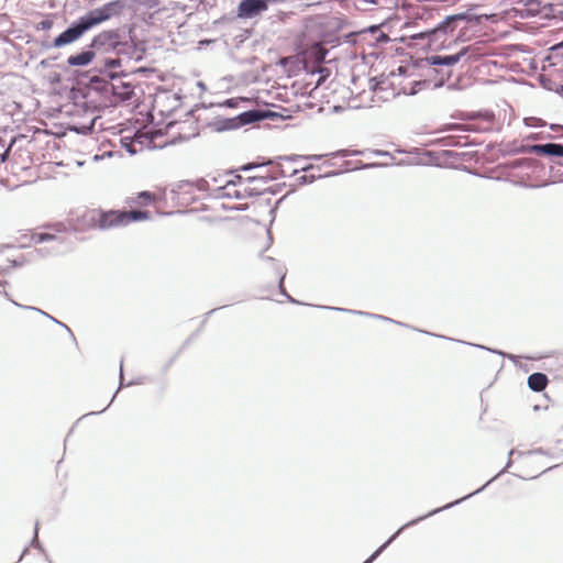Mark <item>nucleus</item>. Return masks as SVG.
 Segmentation results:
<instances>
[{
    "instance_id": "1",
    "label": "nucleus",
    "mask_w": 563,
    "mask_h": 563,
    "mask_svg": "<svg viewBox=\"0 0 563 563\" xmlns=\"http://www.w3.org/2000/svg\"><path fill=\"white\" fill-rule=\"evenodd\" d=\"M128 5V0H112L98 8L88 10L85 14L70 22L68 26L60 32L51 42H43L44 49L62 48L74 44L85 36L93 27L119 18Z\"/></svg>"
},
{
    "instance_id": "2",
    "label": "nucleus",
    "mask_w": 563,
    "mask_h": 563,
    "mask_svg": "<svg viewBox=\"0 0 563 563\" xmlns=\"http://www.w3.org/2000/svg\"><path fill=\"white\" fill-rule=\"evenodd\" d=\"M129 76L130 73L123 69V59L121 58H102L88 70L74 71V78L78 85L96 92L103 100L107 98L109 84L112 80L123 79Z\"/></svg>"
},
{
    "instance_id": "3",
    "label": "nucleus",
    "mask_w": 563,
    "mask_h": 563,
    "mask_svg": "<svg viewBox=\"0 0 563 563\" xmlns=\"http://www.w3.org/2000/svg\"><path fill=\"white\" fill-rule=\"evenodd\" d=\"M122 29H108L96 34L91 40V48L96 52L97 63L102 58H113L110 54L118 56L122 46Z\"/></svg>"
},
{
    "instance_id": "4",
    "label": "nucleus",
    "mask_w": 563,
    "mask_h": 563,
    "mask_svg": "<svg viewBox=\"0 0 563 563\" xmlns=\"http://www.w3.org/2000/svg\"><path fill=\"white\" fill-rule=\"evenodd\" d=\"M465 10L453 13L456 22L461 26L456 36L457 42H466L468 40V31L476 30L484 25L486 21L493 20L492 14L478 13L477 10L482 7L477 3H468Z\"/></svg>"
},
{
    "instance_id": "5",
    "label": "nucleus",
    "mask_w": 563,
    "mask_h": 563,
    "mask_svg": "<svg viewBox=\"0 0 563 563\" xmlns=\"http://www.w3.org/2000/svg\"><path fill=\"white\" fill-rule=\"evenodd\" d=\"M85 217L95 228L106 231L118 227H125L123 210L93 209L86 212Z\"/></svg>"
},
{
    "instance_id": "6",
    "label": "nucleus",
    "mask_w": 563,
    "mask_h": 563,
    "mask_svg": "<svg viewBox=\"0 0 563 563\" xmlns=\"http://www.w3.org/2000/svg\"><path fill=\"white\" fill-rule=\"evenodd\" d=\"M444 34L438 23V21L433 24L427 25L424 30H421L417 33L410 34L408 36H401V42H407L408 44L418 45V41H424L426 44L422 45V47H432L433 45L437 48H444Z\"/></svg>"
},
{
    "instance_id": "7",
    "label": "nucleus",
    "mask_w": 563,
    "mask_h": 563,
    "mask_svg": "<svg viewBox=\"0 0 563 563\" xmlns=\"http://www.w3.org/2000/svg\"><path fill=\"white\" fill-rule=\"evenodd\" d=\"M129 38L122 34V46L119 48L118 56H113V58H121L125 56L130 60H134L136 63L142 62L145 58L146 46L143 41H140L135 33L134 26L129 25Z\"/></svg>"
},
{
    "instance_id": "8",
    "label": "nucleus",
    "mask_w": 563,
    "mask_h": 563,
    "mask_svg": "<svg viewBox=\"0 0 563 563\" xmlns=\"http://www.w3.org/2000/svg\"><path fill=\"white\" fill-rule=\"evenodd\" d=\"M472 51L471 46H463L456 53L450 55H431L426 58H420L415 64L416 67L423 68L424 66H435V67H445L446 69H451L461 59L468 55Z\"/></svg>"
},
{
    "instance_id": "9",
    "label": "nucleus",
    "mask_w": 563,
    "mask_h": 563,
    "mask_svg": "<svg viewBox=\"0 0 563 563\" xmlns=\"http://www.w3.org/2000/svg\"><path fill=\"white\" fill-rule=\"evenodd\" d=\"M135 96L134 86L131 82L123 81L122 79L112 80L109 84L106 101L111 103H125L132 100Z\"/></svg>"
},
{
    "instance_id": "10",
    "label": "nucleus",
    "mask_w": 563,
    "mask_h": 563,
    "mask_svg": "<svg viewBox=\"0 0 563 563\" xmlns=\"http://www.w3.org/2000/svg\"><path fill=\"white\" fill-rule=\"evenodd\" d=\"M514 454L522 455L523 453H522V452H519V451H518V450H516V449H511V450L508 452V460H507V463H506L505 467H504L501 471H499L495 476H493L489 481H487L483 486H481V487H479V488H477L476 490H474V492H472V493H470V494L465 495V496H464V497H462V498L455 499V500H453V501H451V503H449V504H446V505H444V506H442V507H438V508H434V509L430 510V515H433V516H434V515H437V514H439V512H441V511H444V510L451 509V508H453V507H455V506L460 505V504H461V503H463L464 500H466V499H468V498H471V497H473V496H475V495H477V494L482 493L484 489H486V487H487L488 485H490V484H492L493 482H495L498 477H500L504 473H506V472H507V470L512 465L511 456H512Z\"/></svg>"
},
{
    "instance_id": "11",
    "label": "nucleus",
    "mask_w": 563,
    "mask_h": 563,
    "mask_svg": "<svg viewBox=\"0 0 563 563\" xmlns=\"http://www.w3.org/2000/svg\"><path fill=\"white\" fill-rule=\"evenodd\" d=\"M430 511L426 515L413 518L398 528L384 543H382L363 563H373L406 529L413 527L429 517H432Z\"/></svg>"
},
{
    "instance_id": "12",
    "label": "nucleus",
    "mask_w": 563,
    "mask_h": 563,
    "mask_svg": "<svg viewBox=\"0 0 563 563\" xmlns=\"http://www.w3.org/2000/svg\"><path fill=\"white\" fill-rule=\"evenodd\" d=\"M285 186L286 183L276 184L267 188H262L261 186L246 187L243 191L235 189L233 192L223 194L222 196L223 198L241 200L245 198L260 197L264 194L277 195Z\"/></svg>"
},
{
    "instance_id": "13",
    "label": "nucleus",
    "mask_w": 563,
    "mask_h": 563,
    "mask_svg": "<svg viewBox=\"0 0 563 563\" xmlns=\"http://www.w3.org/2000/svg\"><path fill=\"white\" fill-rule=\"evenodd\" d=\"M238 16L243 20L254 19L267 11L265 0H240L238 7Z\"/></svg>"
},
{
    "instance_id": "14",
    "label": "nucleus",
    "mask_w": 563,
    "mask_h": 563,
    "mask_svg": "<svg viewBox=\"0 0 563 563\" xmlns=\"http://www.w3.org/2000/svg\"><path fill=\"white\" fill-rule=\"evenodd\" d=\"M443 9L439 5H419L412 11V15L415 18V24H418V21L423 22L426 25L433 24L441 18V12Z\"/></svg>"
},
{
    "instance_id": "15",
    "label": "nucleus",
    "mask_w": 563,
    "mask_h": 563,
    "mask_svg": "<svg viewBox=\"0 0 563 563\" xmlns=\"http://www.w3.org/2000/svg\"><path fill=\"white\" fill-rule=\"evenodd\" d=\"M98 58L96 56V52L91 48V44L89 43L85 47H82L79 52L71 54L67 57V66L68 67H87L91 65L93 62L97 63Z\"/></svg>"
},
{
    "instance_id": "16",
    "label": "nucleus",
    "mask_w": 563,
    "mask_h": 563,
    "mask_svg": "<svg viewBox=\"0 0 563 563\" xmlns=\"http://www.w3.org/2000/svg\"><path fill=\"white\" fill-rule=\"evenodd\" d=\"M526 151H530L536 155H541L549 158L563 157V143L549 142L542 144H531L528 145Z\"/></svg>"
},
{
    "instance_id": "17",
    "label": "nucleus",
    "mask_w": 563,
    "mask_h": 563,
    "mask_svg": "<svg viewBox=\"0 0 563 563\" xmlns=\"http://www.w3.org/2000/svg\"><path fill=\"white\" fill-rule=\"evenodd\" d=\"M238 115L235 117H217L213 121L207 122L203 126L211 129L213 132L222 133L241 129Z\"/></svg>"
},
{
    "instance_id": "18",
    "label": "nucleus",
    "mask_w": 563,
    "mask_h": 563,
    "mask_svg": "<svg viewBox=\"0 0 563 563\" xmlns=\"http://www.w3.org/2000/svg\"><path fill=\"white\" fill-rule=\"evenodd\" d=\"M317 307L321 308V309H325V310H334V311H339V312H346V313L364 316V317H368V318H373V319L383 320L386 322H393V323L401 325V327L411 328L409 324H406L404 322L396 321L389 317H385V316L373 313V312H366V311L353 310V309L340 308V307H331V306H317Z\"/></svg>"
},
{
    "instance_id": "19",
    "label": "nucleus",
    "mask_w": 563,
    "mask_h": 563,
    "mask_svg": "<svg viewBox=\"0 0 563 563\" xmlns=\"http://www.w3.org/2000/svg\"><path fill=\"white\" fill-rule=\"evenodd\" d=\"M431 80L430 79H419L413 80L408 84V86H404L400 88V90L395 91L394 88H391V97L397 98L400 95L405 96H416L419 91L422 89H426L430 86ZM390 87H393V84H389Z\"/></svg>"
},
{
    "instance_id": "20",
    "label": "nucleus",
    "mask_w": 563,
    "mask_h": 563,
    "mask_svg": "<svg viewBox=\"0 0 563 563\" xmlns=\"http://www.w3.org/2000/svg\"><path fill=\"white\" fill-rule=\"evenodd\" d=\"M520 2L523 5L522 9L518 10V15L521 19L540 16L542 0H520Z\"/></svg>"
},
{
    "instance_id": "21",
    "label": "nucleus",
    "mask_w": 563,
    "mask_h": 563,
    "mask_svg": "<svg viewBox=\"0 0 563 563\" xmlns=\"http://www.w3.org/2000/svg\"><path fill=\"white\" fill-rule=\"evenodd\" d=\"M428 67V76H435L438 79L433 82L432 89L442 88L452 76V69H446L445 67H435V66H427Z\"/></svg>"
},
{
    "instance_id": "22",
    "label": "nucleus",
    "mask_w": 563,
    "mask_h": 563,
    "mask_svg": "<svg viewBox=\"0 0 563 563\" xmlns=\"http://www.w3.org/2000/svg\"><path fill=\"white\" fill-rule=\"evenodd\" d=\"M191 125H195V126H192V132L191 133H189V134L178 133V134L172 136L169 140H167L164 144L159 145L157 148L162 150V148H165L167 146H174V145L187 142V141L191 140V139L198 137L200 135V132H199V130L197 128V120L191 122L190 126Z\"/></svg>"
},
{
    "instance_id": "23",
    "label": "nucleus",
    "mask_w": 563,
    "mask_h": 563,
    "mask_svg": "<svg viewBox=\"0 0 563 563\" xmlns=\"http://www.w3.org/2000/svg\"><path fill=\"white\" fill-rule=\"evenodd\" d=\"M549 382L550 380L548 375L541 372H534L530 374L527 378V385L529 389H531L534 393L543 391L547 388Z\"/></svg>"
},
{
    "instance_id": "24",
    "label": "nucleus",
    "mask_w": 563,
    "mask_h": 563,
    "mask_svg": "<svg viewBox=\"0 0 563 563\" xmlns=\"http://www.w3.org/2000/svg\"><path fill=\"white\" fill-rule=\"evenodd\" d=\"M296 62H290L286 69L288 78L297 76L301 69H305V62L302 57L306 55V52L303 47L301 45H296Z\"/></svg>"
},
{
    "instance_id": "25",
    "label": "nucleus",
    "mask_w": 563,
    "mask_h": 563,
    "mask_svg": "<svg viewBox=\"0 0 563 563\" xmlns=\"http://www.w3.org/2000/svg\"><path fill=\"white\" fill-rule=\"evenodd\" d=\"M240 126L258 123L263 121L262 109L253 108L238 114Z\"/></svg>"
},
{
    "instance_id": "26",
    "label": "nucleus",
    "mask_w": 563,
    "mask_h": 563,
    "mask_svg": "<svg viewBox=\"0 0 563 563\" xmlns=\"http://www.w3.org/2000/svg\"><path fill=\"white\" fill-rule=\"evenodd\" d=\"M123 214L125 225L133 222L147 221L152 219L151 211L144 209H132L130 211L123 210Z\"/></svg>"
},
{
    "instance_id": "27",
    "label": "nucleus",
    "mask_w": 563,
    "mask_h": 563,
    "mask_svg": "<svg viewBox=\"0 0 563 563\" xmlns=\"http://www.w3.org/2000/svg\"><path fill=\"white\" fill-rule=\"evenodd\" d=\"M438 23L444 34V36L452 34L454 31L459 30L461 26L459 25V22H456V19L454 18V14H442L441 18L438 19Z\"/></svg>"
},
{
    "instance_id": "28",
    "label": "nucleus",
    "mask_w": 563,
    "mask_h": 563,
    "mask_svg": "<svg viewBox=\"0 0 563 563\" xmlns=\"http://www.w3.org/2000/svg\"><path fill=\"white\" fill-rule=\"evenodd\" d=\"M339 174H340L339 170H330V172H327L324 174H318V175H316V174L301 175V176L296 178V184L294 186L297 187V186L310 185V184L314 183L318 179L338 176Z\"/></svg>"
},
{
    "instance_id": "29",
    "label": "nucleus",
    "mask_w": 563,
    "mask_h": 563,
    "mask_svg": "<svg viewBox=\"0 0 563 563\" xmlns=\"http://www.w3.org/2000/svg\"><path fill=\"white\" fill-rule=\"evenodd\" d=\"M318 40L321 45H330L331 47L341 45L340 36L329 27L319 32Z\"/></svg>"
},
{
    "instance_id": "30",
    "label": "nucleus",
    "mask_w": 563,
    "mask_h": 563,
    "mask_svg": "<svg viewBox=\"0 0 563 563\" xmlns=\"http://www.w3.org/2000/svg\"><path fill=\"white\" fill-rule=\"evenodd\" d=\"M466 136H453L448 135L437 140V143L443 146H453V147H464L472 146L473 144L468 143Z\"/></svg>"
},
{
    "instance_id": "31",
    "label": "nucleus",
    "mask_w": 563,
    "mask_h": 563,
    "mask_svg": "<svg viewBox=\"0 0 563 563\" xmlns=\"http://www.w3.org/2000/svg\"><path fill=\"white\" fill-rule=\"evenodd\" d=\"M260 257L263 261H266L269 263L272 271L274 272L275 275L278 276V279L285 280L287 269L278 260H276L272 256H266L264 254H260Z\"/></svg>"
},
{
    "instance_id": "32",
    "label": "nucleus",
    "mask_w": 563,
    "mask_h": 563,
    "mask_svg": "<svg viewBox=\"0 0 563 563\" xmlns=\"http://www.w3.org/2000/svg\"><path fill=\"white\" fill-rule=\"evenodd\" d=\"M308 158L306 155H299V154H291V155H284V156H276L274 158H263V162L261 165H275L277 162L287 161L291 163H296L300 159Z\"/></svg>"
},
{
    "instance_id": "33",
    "label": "nucleus",
    "mask_w": 563,
    "mask_h": 563,
    "mask_svg": "<svg viewBox=\"0 0 563 563\" xmlns=\"http://www.w3.org/2000/svg\"><path fill=\"white\" fill-rule=\"evenodd\" d=\"M400 21V18L399 16H396V15H390L388 18H386L382 23L379 24H373V25H369L367 27H364L362 31H360V33H372V34H375L377 32H379V29L383 26H387V25H391L394 24L395 22H399Z\"/></svg>"
},
{
    "instance_id": "34",
    "label": "nucleus",
    "mask_w": 563,
    "mask_h": 563,
    "mask_svg": "<svg viewBox=\"0 0 563 563\" xmlns=\"http://www.w3.org/2000/svg\"><path fill=\"white\" fill-rule=\"evenodd\" d=\"M386 82V79L382 77H369L368 87L369 90L373 92V96H377L380 92H387V87H384Z\"/></svg>"
},
{
    "instance_id": "35",
    "label": "nucleus",
    "mask_w": 563,
    "mask_h": 563,
    "mask_svg": "<svg viewBox=\"0 0 563 563\" xmlns=\"http://www.w3.org/2000/svg\"><path fill=\"white\" fill-rule=\"evenodd\" d=\"M119 377H120L119 387L117 388L115 393H114V394H113V396L111 397V399H110L109 404H108L103 409H101L100 411H92V412H88V413L84 415L80 419H82V418H85V417H87V416H95V415H99V413L104 412V411L110 407V405L113 402V400H114V398H115L117 394L119 393V390H120L123 386H125V384H124V382H123V379H124V374H123V358H121V361H120V375H119Z\"/></svg>"
},
{
    "instance_id": "36",
    "label": "nucleus",
    "mask_w": 563,
    "mask_h": 563,
    "mask_svg": "<svg viewBox=\"0 0 563 563\" xmlns=\"http://www.w3.org/2000/svg\"><path fill=\"white\" fill-rule=\"evenodd\" d=\"M460 342L463 343V344H467V345L477 347V349L486 350V351L492 352V353H496V354H498V355H500L503 357L508 358L509 361H511L514 363H517V361H518V356L517 355L511 354V353H506V352H504L501 350L492 349V347H488V346H485V345H482V344L468 343V342H464V341H460Z\"/></svg>"
},
{
    "instance_id": "37",
    "label": "nucleus",
    "mask_w": 563,
    "mask_h": 563,
    "mask_svg": "<svg viewBox=\"0 0 563 563\" xmlns=\"http://www.w3.org/2000/svg\"><path fill=\"white\" fill-rule=\"evenodd\" d=\"M349 22L344 15L341 16H332L327 22V27L335 32L336 34L347 26Z\"/></svg>"
},
{
    "instance_id": "38",
    "label": "nucleus",
    "mask_w": 563,
    "mask_h": 563,
    "mask_svg": "<svg viewBox=\"0 0 563 563\" xmlns=\"http://www.w3.org/2000/svg\"><path fill=\"white\" fill-rule=\"evenodd\" d=\"M529 144L517 146L515 142L507 143L504 148L500 150L503 156L516 155L518 153H531L526 151Z\"/></svg>"
},
{
    "instance_id": "39",
    "label": "nucleus",
    "mask_w": 563,
    "mask_h": 563,
    "mask_svg": "<svg viewBox=\"0 0 563 563\" xmlns=\"http://www.w3.org/2000/svg\"><path fill=\"white\" fill-rule=\"evenodd\" d=\"M93 130H95V120H91L89 124L75 123L70 126V131H73L79 135H89V134L93 133Z\"/></svg>"
},
{
    "instance_id": "40",
    "label": "nucleus",
    "mask_w": 563,
    "mask_h": 563,
    "mask_svg": "<svg viewBox=\"0 0 563 563\" xmlns=\"http://www.w3.org/2000/svg\"><path fill=\"white\" fill-rule=\"evenodd\" d=\"M12 303L18 307V308H21V309H25V310H32V311H35L44 317H46L47 319H49L51 321H53L55 324L59 325L63 323L62 321L57 320L56 318H54L53 316H51L49 313L43 311L42 309L37 308V307H33V306H25V305H22V303H19L16 301H12Z\"/></svg>"
},
{
    "instance_id": "41",
    "label": "nucleus",
    "mask_w": 563,
    "mask_h": 563,
    "mask_svg": "<svg viewBox=\"0 0 563 563\" xmlns=\"http://www.w3.org/2000/svg\"><path fill=\"white\" fill-rule=\"evenodd\" d=\"M244 102H249V98L246 97H232V98H228L225 99L223 102L221 103H218L219 107H224V108H228V109H236L240 107V104Z\"/></svg>"
},
{
    "instance_id": "42",
    "label": "nucleus",
    "mask_w": 563,
    "mask_h": 563,
    "mask_svg": "<svg viewBox=\"0 0 563 563\" xmlns=\"http://www.w3.org/2000/svg\"><path fill=\"white\" fill-rule=\"evenodd\" d=\"M55 240H57V236L55 234L46 233V232H36L31 235V241L34 244H41L44 242H51V241H55Z\"/></svg>"
},
{
    "instance_id": "43",
    "label": "nucleus",
    "mask_w": 563,
    "mask_h": 563,
    "mask_svg": "<svg viewBox=\"0 0 563 563\" xmlns=\"http://www.w3.org/2000/svg\"><path fill=\"white\" fill-rule=\"evenodd\" d=\"M277 177L273 174H267L265 176H251L247 178H244V181L249 184H257V185H266L269 181L276 180Z\"/></svg>"
},
{
    "instance_id": "44",
    "label": "nucleus",
    "mask_w": 563,
    "mask_h": 563,
    "mask_svg": "<svg viewBox=\"0 0 563 563\" xmlns=\"http://www.w3.org/2000/svg\"><path fill=\"white\" fill-rule=\"evenodd\" d=\"M120 143H121V146L130 154V155H135L139 150L136 147V143L140 144L139 141H134L133 139L131 137H121L120 140Z\"/></svg>"
},
{
    "instance_id": "45",
    "label": "nucleus",
    "mask_w": 563,
    "mask_h": 563,
    "mask_svg": "<svg viewBox=\"0 0 563 563\" xmlns=\"http://www.w3.org/2000/svg\"><path fill=\"white\" fill-rule=\"evenodd\" d=\"M451 131L466 132V131H468V129L464 124L456 123V122L445 123L439 128V132H451Z\"/></svg>"
},
{
    "instance_id": "46",
    "label": "nucleus",
    "mask_w": 563,
    "mask_h": 563,
    "mask_svg": "<svg viewBox=\"0 0 563 563\" xmlns=\"http://www.w3.org/2000/svg\"><path fill=\"white\" fill-rule=\"evenodd\" d=\"M58 251L53 250L51 247H40L29 253L27 256H30L31 258H34L35 256L45 257L49 255H56Z\"/></svg>"
},
{
    "instance_id": "47",
    "label": "nucleus",
    "mask_w": 563,
    "mask_h": 563,
    "mask_svg": "<svg viewBox=\"0 0 563 563\" xmlns=\"http://www.w3.org/2000/svg\"><path fill=\"white\" fill-rule=\"evenodd\" d=\"M29 547L37 549L45 556V560L48 563H53L51 561V559H49L48 553L46 552V550L44 549L42 542L40 541L38 537H36V533H33V538L31 539Z\"/></svg>"
},
{
    "instance_id": "48",
    "label": "nucleus",
    "mask_w": 563,
    "mask_h": 563,
    "mask_svg": "<svg viewBox=\"0 0 563 563\" xmlns=\"http://www.w3.org/2000/svg\"><path fill=\"white\" fill-rule=\"evenodd\" d=\"M238 19H240L238 16V10L235 12H230V13H227V14H223L222 16H220L218 20H216L213 22V24L216 25H221V24H232L234 23Z\"/></svg>"
},
{
    "instance_id": "49",
    "label": "nucleus",
    "mask_w": 563,
    "mask_h": 563,
    "mask_svg": "<svg viewBox=\"0 0 563 563\" xmlns=\"http://www.w3.org/2000/svg\"><path fill=\"white\" fill-rule=\"evenodd\" d=\"M296 191V186H291V189H289V191L284 195L283 197H280L276 202H275V206L269 210V214L272 216V220L269 222V225L273 224L274 220H275V217H276V211L279 207V205L291 194H294Z\"/></svg>"
},
{
    "instance_id": "50",
    "label": "nucleus",
    "mask_w": 563,
    "mask_h": 563,
    "mask_svg": "<svg viewBox=\"0 0 563 563\" xmlns=\"http://www.w3.org/2000/svg\"><path fill=\"white\" fill-rule=\"evenodd\" d=\"M541 9L542 12H540V18L550 19L554 15V4L552 2H544L542 0Z\"/></svg>"
},
{
    "instance_id": "51",
    "label": "nucleus",
    "mask_w": 563,
    "mask_h": 563,
    "mask_svg": "<svg viewBox=\"0 0 563 563\" xmlns=\"http://www.w3.org/2000/svg\"><path fill=\"white\" fill-rule=\"evenodd\" d=\"M278 291L282 296H284L288 302L290 303H294V305H305L303 302L295 299L294 297H291L288 291L286 290L285 286H284V280L282 279H278Z\"/></svg>"
},
{
    "instance_id": "52",
    "label": "nucleus",
    "mask_w": 563,
    "mask_h": 563,
    "mask_svg": "<svg viewBox=\"0 0 563 563\" xmlns=\"http://www.w3.org/2000/svg\"><path fill=\"white\" fill-rule=\"evenodd\" d=\"M243 183H244V177H242L241 175L236 174L233 179H230V180L227 181L224 187H219L217 190L218 191H222V194L220 196L223 197L222 196L223 194H228L229 192V191H225V189L229 186H236V185H241Z\"/></svg>"
},
{
    "instance_id": "53",
    "label": "nucleus",
    "mask_w": 563,
    "mask_h": 563,
    "mask_svg": "<svg viewBox=\"0 0 563 563\" xmlns=\"http://www.w3.org/2000/svg\"><path fill=\"white\" fill-rule=\"evenodd\" d=\"M262 115H263V121L264 120H276V119H286L287 117L283 115L282 113L277 112V111H273V110H269V109H262Z\"/></svg>"
},
{
    "instance_id": "54",
    "label": "nucleus",
    "mask_w": 563,
    "mask_h": 563,
    "mask_svg": "<svg viewBox=\"0 0 563 563\" xmlns=\"http://www.w3.org/2000/svg\"><path fill=\"white\" fill-rule=\"evenodd\" d=\"M465 155H466L465 153H459V152H454L451 150H443L440 152L441 157L446 158V159H454V161L461 159Z\"/></svg>"
},
{
    "instance_id": "55",
    "label": "nucleus",
    "mask_w": 563,
    "mask_h": 563,
    "mask_svg": "<svg viewBox=\"0 0 563 563\" xmlns=\"http://www.w3.org/2000/svg\"><path fill=\"white\" fill-rule=\"evenodd\" d=\"M54 25V21L51 16H46L44 19H42L37 24H36V30H41V31H48L53 27Z\"/></svg>"
},
{
    "instance_id": "56",
    "label": "nucleus",
    "mask_w": 563,
    "mask_h": 563,
    "mask_svg": "<svg viewBox=\"0 0 563 563\" xmlns=\"http://www.w3.org/2000/svg\"><path fill=\"white\" fill-rule=\"evenodd\" d=\"M137 198L143 205H151L154 201V194L147 190L140 191Z\"/></svg>"
},
{
    "instance_id": "57",
    "label": "nucleus",
    "mask_w": 563,
    "mask_h": 563,
    "mask_svg": "<svg viewBox=\"0 0 563 563\" xmlns=\"http://www.w3.org/2000/svg\"><path fill=\"white\" fill-rule=\"evenodd\" d=\"M263 158L264 157H257L256 162H250V163H246V164L242 165L240 167V170L249 172V170H253V169H255L257 167H263L264 165H261V163L263 162Z\"/></svg>"
},
{
    "instance_id": "58",
    "label": "nucleus",
    "mask_w": 563,
    "mask_h": 563,
    "mask_svg": "<svg viewBox=\"0 0 563 563\" xmlns=\"http://www.w3.org/2000/svg\"><path fill=\"white\" fill-rule=\"evenodd\" d=\"M136 4L145 9H155L159 4V0H133Z\"/></svg>"
},
{
    "instance_id": "59",
    "label": "nucleus",
    "mask_w": 563,
    "mask_h": 563,
    "mask_svg": "<svg viewBox=\"0 0 563 563\" xmlns=\"http://www.w3.org/2000/svg\"><path fill=\"white\" fill-rule=\"evenodd\" d=\"M201 331L202 329H200V327L194 331L179 347V352H183L200 334Z\"/></svg>"
},
{
    "instance_id": "60",
    "label": "nucleus",
    "mask_w": 563,
    "mask_h": 563,
    "mask_svg": "<svg viewBox=\"0 0 563 563\" xmlns=\"http://www.w3.org/2000/svg\"><path fill=\"white\" fill-rule=\"evenodd\" d=\"M390 99H394V98L391 97V90H389V89L387 88V92H380V93H378L377 96H373L372 101H376V100H377V101H382V102H387V101H389Z\"/></svg>"
},
{
    "instance_id": "61",
    "label": "nucleus",
    "mask_w": 563,
    "mask_h": 563,
    "mask_svg": "<svg viewBox=\"0 0 563 563\" xmlns=\"http://www.w3.org/2000/svg\"><path fill=\"white\" fill-rule=\"evenodd\" d=\"M30 261L31 260H29L25 255H21L19 258L10 260V263H11V267L18 268V267H22Z\"/></svg>"
},
{
    "instance_id": "62",
    "label": "nucleus",
    "mask_w": 563,
    "mask_h": 563,
    "mask_svg": "<svg viewBox=\"0 0 563 563\" xmlns=\"http://www.w3.org/2000/svg\"><path fill=\"white\" fill-rule=\"evenodd\" d=\"M290 62H296V57L295 56H287V57L282 56L276 62V65L283 67L286 70L287 66H288V64H290Z\"/></svg>"
},
{
    "instance_id": "63",
    "label": "nucleus",
    "mask_w": 563,
    "mask_h": 563,
    "mask_svg": "<svg viewBox=\"0 0 563 563\" xmlns=\"http://www.w3.org/2000/svg\"><path fill=\"white\" fill-rule=\"evenodd\" d=\"M274 167H276V172H269L268 174H273L275 175L277 178L279 177H287L289 176L286 170L283 168V166L280 165V162H277L275 165H273Z\"/></svg>"
},
{
    "instance_id": "64",
    "label": "nucleus",
    "mask_w": 563,
    "mask_h": 563,
    "mask_svg": "<svg viewBox=\"0 0 563 563\" xmlns=\"http://www.w3.org/2000/svg\"><path fill=\"white\" fill-rule=\"evenodd\" d=\"M552 174V183H563V173L560 169L555 170L553 167L551 168Z\"/></svg>"
}]
</instances>
